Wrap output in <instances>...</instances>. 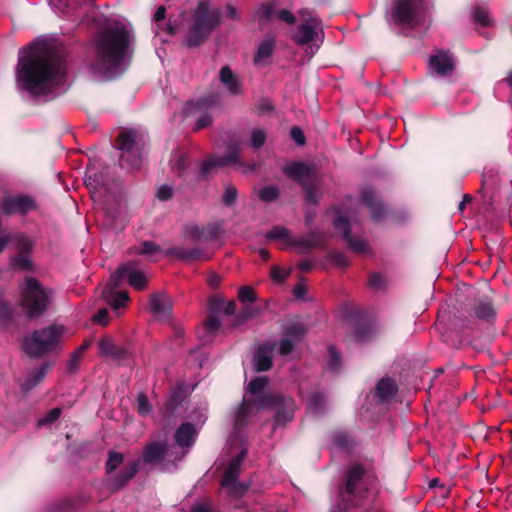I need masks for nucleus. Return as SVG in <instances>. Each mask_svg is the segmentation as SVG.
Here are the masks:
<instances>
[{"label":"nucleus","instance_id":"603ef678","mask_svg":"<svg viewBox=\"0 0 512 512\" xmlns=\"http://www.w3.org/2000/svg\"><path fill=\"white\" fill-rule=\"evenodd\" d=\"M289 273L290 270H285L279 266H274L271 269V277L277 283L283 282L288 277Z\"/></svg>","mask_w":512,"mask_h":512},{"label":"nucleus","instance_id":"864d4df0","mask_svg":"<svg viewBox=\"0 0 512 512\" xmlns=\"http://www.w3.org/2000/svg\"><path fill=\"white\" fill-rule=\"evenodd\" d=\"M331 261L340 267H345L349 265V260L347 256L342 252H333L330 254Z\"/></svg>","mask_w":512,"mask_h":512},{"label":"nucleus","instance_id":"aec40b11","mask_svg":"<svg viewBox=\"0 0 512 512\" xmlns=\"http://www.w3.org/2000/svg\"><path fill=\"white\" fill-rule=\"evenodd\" d=\"M220 232V227L216 224H209L205 227H199L195 224H190L185 227V237L191 242L205 243L217 237Z\"/></svg>","mask_w":512,"mask_h":512},{"label":"nucleus","instance_id":"f3484780","mask_svg":"<svg viewBox=\"0 0 512 512\" xmlns=\"http://www.w3.org/2000/svg\"><path fill=\"white\" fill-rule=\"evenodd\" d=\"M35 208L34 199L27 195L6 196L0 203V212L4 215L26 214Z\"/></svg>","mask_w":512,"mask_h":512},{"label":"nucleus","instance_id":"4be33fe9","mask_svg":"<svg viewBox=\"0 0 512 512\" xmlns=\"http://www.w3.org/2000/svg\"><path fill=\"white\" fill-rule=\"evenodd\" d=\"M455 66L453 56L449 52L438 51L429 58V70L433 74L446 76Z\"/></svg>","mask_w":512,"mask_h":512},{"label":"nucleus","instance_id":"6ab92c4d","mask_svg":"<svg viewBox=\"0 0 512 512\" xmlns=\"http://www.w3.org/2000/svg\"><path fill=\"white\" fill-rule=\"evenodd\" d=\"M255 17L261 25L272 21L274 18L287 24H294L295 22V16L290 11L285 9L276 10V5L272 2L260 6L255 13Z\"/></svg>","mask_w":512,"mask_h":512},{"label":"nucleus","instance_id":"f704fd0d","mask_svg":"<svg viewBox=\"0 0 512 512\" xmlns=\"http://www.w3.org/2000/svg\"><path fill=\"white\" fill-rule=\"evenodd\" d=\"M49 369L48 364L41 365L38 369L31 372L21 384L23 391L28 392L37 386L46 376Z\"/></svg>","mask_w":512,"mask_h":512},{"label":"nucleus","instance_id":"4468645a","mask_svg":"<svg viewBox=\"0 0 512 512\" xmlns=\"http://www.w3.org/2000/svg\"><path fill=\"white\" fill-rule=\"evenodd\" d=\"M85 183L90 190L93 201L103 205L107 212H109L108 202L110 200L113 199L117 202V205H120L121 198L111 194L108 188L98 181L96 173L90 169L86 173Z\"/></svg>","mask_w":512,"mask_h":512},{"label":"nucleus","instance_id":"f03ea898","mask_svg":"<svg viewBox=\"0 0 512 512\" xmlns=\"http://www.w3.org/2000/svg\"><path fill=\"white\" fill-rule=\"evenodd\" d=\"M129 44V28L120 22L105 20L94 38L92 72L105 80L122 74L130 58Z\"/></svg>","mask_w":512,"mask_h":512},{"label":"nucleus","instance_id":"f257e3e1","mask_svg":"<svg viewBox=\"0 0 512 512\" xmlns=\"http://www.w3.org/2000/svg\"><path fill=\"white\" fill-rule=\"evenodd\" d=\"M15 74L17 88L34 96L53 98L67 88L64 56L43 41L19 51Z\"/></svg>","mask_w":512,"mask_h":512},{"label":"nucleus","instance_id":"20e7f679","mask_svg":"<svg viewBox=\"0 0 512 512\" xmlns=\"http://www.w3.org/2000/svg\"><path fill=\"white\" fill-rule=\"evenodd\" d=\"M268 379L266 377H256L247 385L249 398L245 401H252L257 409H272L275 416H287L295 412V402L291 397L267 392L266 387Z\"/></svg>","mask_w":512,"mask_h":512},{"label":"nucleus","instance_id":"a18cd8bd","mask_svg":"<svg viewBox=\"0 0 512 512\" xmlns=\"http://www.w3.org/2000/svg\"><path fill=\"white\" fill-rule=\"evenodd\" d=\"M12 266L23 270H28L32 267V262L29 256L23 253L12 260Z\"/></svg>","mask_w":512,"mask_h":512},{"label":"nucleus","instance_id":"58836bf2","mask_svg":"<svg viewBox=\"0 0 512 512\" xmlns=\"http://www.w3.org/2000/svg\"><path fill=\"white\" fill-rule=\"evenodd\" d=\"M138 466H139V462L138 461H134V462L130 463L125 468V471L119 477H117L115 479L113 485L116 488H119V487L123 486L129 479H131L135 475V473L138 470Z\"/></svg>","mask_w":512,"mask_h":512},{"label":"nucleus","instance_id":"774afa93","mask_svg":"<svg viewBox=\"0 0 512 512\" xmlns=\"http://www.w3.org/2000/svg\"><path fill=\"white\" fill-rule=\"evenodd\" d=\"M221 304L223 307H221L220 309H222L224 311V313H226L228 315L234 313V311H235V303L234 302H223Z\"/></svg>","mask_w":512,"mask_h":512},{"label":"nucleus","instance_id":"c03bdc74","mask_svg":"<svg viewBox=\"0 0 512 512\" xmlns=\"http://www.w3.org/2000/svg\"><path fill=\"white\" fill-rule=\"evenodd\" d=\"M325 406V398L322 394H313L308 400V407L313 412H320Z\"/></svg>","mask_w":512,"mask_h":512},{"label":"nucleus","instance_id":"052dcab7","mask_svg":"<svg viewBox=\"0 0 512 512\" xmlns=\"http://www.w3.org/2000/svg\"><path fill=\"white\" fill-rule=\"evenodd\" d=\"M80 359H81V355L79 354V352H74L71 355V358L67 365V369L69 372H74L77 369Z\"/></svg>","mask_w":512,"mask_h":512},{"label":"nucleus","instance_id":"680f3d73","mask_svg":"<svg viewBox=\"0 0 512 512\" xmlns=\"http://www.w3.org/2000/svg\"><path fill=\"white\" fill-rule=\"evenodd\" d=\"M221 326V322L217 317H210L206 322V329L208 332L213 333L217 331Z\"/></svg>","mask_w":512,"mask_h":512},{"label":"nucleus","instance_id":"0e129e2a","mask_svg":"<svg viewBox=\"0 0 512 512\" xmlns=\"http://www.w3.org/2000/svg\"><path fill=\"white\" fill-rule=\"evenodd\" d=\"M272 108V104L268 99H261L257 104V109L260 114L270 112Z\"/></svg>","mask_w":512,"mask_h":512},{"label":"nucleus","instance_id":"49530a36","mask_svg":"<svg viewBox=\"0 0 512 512\" xmlns=\"http://www.w3.org/2000/svg\"><path fill=\"white\" fill-rule=\"evenodd\" d=\"M137 410L141 415L148 414L152 411V406L149 403L147 396L143 393H140L137 397Z\"/></svg>","mask_w":512,"mask_h":512},{"label":"nucleus","instance_id":"2eb2a0df","mask_svg":"<svg viewBox=\"0 0 512 512\" xmlns=\"http://www.w3.org/2000/svg\"><path fill=\"white\" fill-rule=\"evenodd\" d=\"M81 2L82 0H49V4L57 14L71 19L72 22L86 20L83 9L94 12V8L91 6L82 8Z\"/></svg>","mask_w":512,"mask_h":512},{"label":"nucleus","instance_id":"0eeeda50","mask_svg":"<svg viewBox=\"0 0 512 512\" xmlns=\"http://www.w3.org/2000/svg\"><path fill=\"white\" fill-rule=\"evenodd\" d=\"M221 11L218 8H210L207 2H200L192 16L190 33L186 39L189 47H195L214 30L219 24Z\"/></svg>","mask_w":512,"mask_h":512},{"label":"nucleus","instance_id":"f8f14e48","mask_svg":"<svg viewBox=\"0 0 512 512\" xmlns=\"http://www.w3.org/2000/svg\"><path fill=\"white\" fill-rule=\"evenodd\" d=\"M23 306L30 316L40 315L47 309L50 293L32 277L25 279L22 286Z\"/></svg>","mask_w":512,"mask_h":512},{"label":"nucleus","instance_id":"8fccbe9b","mask_svg":"<svg viewBox=\"0 0 512 512\" xmlns=\"http://www.w3.org/2000/svg\"><path fill=\"white\" fill-rule=\"evenodd\" d=\"M474 20L482 26H488L491 23L488 11L482 8H477L474 11Z\"/></svg>","mask_w":512,"mask_h":512},{"label":"nucleus","instance_id":"6e6d98bb","mask_svg":"<svg viewBox=\"0 0 512 512\" xmlns=\"http://www.w3.org/2000/svg\"><path fill=\"white\" fill-rule=\"evenodd\" d=\"M290 136L298 145L305 144L304 133L299 127H292L290 131Z\"/></svg>","mask_w":512,"mask_h":512},{"label":"nucleus","instance_id":"7ed1b4c3","mask_svg":"<svg viewBox=\"0 0 512 512\" xmlns=\"http://www.w3.org/2000/svg\"><path fill=\"white\" fill-rule=\"evenodd\" d=\"M245 425L244 418H238L233 431L228 437L227 454L231 457V460L225 470L221 487L226 490L227 496L230 499H238L248 489L247 485L238 481L240 465L247 454L244 434Z\"/></svg>","mask_w":512,"mask_h":512},{"label":"nucleus","instance_id":"b1692460","mask_svg":"<svg viewBox=\"0 0 512 512\" xmlns=\"http://www.w3.org/2000/svg\"><path fill=\"white\" fill-rule=\"evenodd\" d=\"M398 391L397 384L389 377L380 379L372 392L374 399L380 404L390 403Z\"/></svg>","mask_w":512,"mask_h":512},{"label":"nucleus","instance_id":"9d476101","mask_svg":"<svg viewBox=\"0 0 512 512\" xmlns=\"http://www.w3.org/2000/svg\"><path fill=\"white\" fill-rule=\"evenodd\" d=\"M144 134L135 130L123 131L118 135L116 146L121 151L120 165L125 168H138L142 162Z\"/></svg>","mask_w":512,"mask_h":512},{"label":"nucleus","instance_id":"1a4fd4ad","mask_svg":"<svg viewBox=\"0 0 512 512\" xmlns=\"http://www.w3.org/2000/svg\"><path fill=\"white\" fill-rule=\"evenodd\" d=\"M373 481V477L365 474L361 465L352 466L347 473L345 487L340 490V497L343 502L342 509L346 510L360 505L364 494L369 493L366 485L368 483L372 485Z\"/></svg>","mask_w":512,"mask_h":512},{"label":"nucleus","instance_id":"c85d7f7f","mask_svg":"<svg viewBox=\"0 0 512 512\" xmlns=\"http://www.w3.org/2000/svg\"><path fill=\"white\" fill-rule=\"evenodd\" d=\"M167 254L186 262L209 259V255L200 248L186 249L184 247L175 246L170 248Z\"/></svg>","mask_w":512,"mask_h":512},{"label":"nucleus","instance_id":"473e14b6","mask_svg":"<svg viewBox=\"0 0 512 512\" xmlns=\"http://www.w3.org/2000/svg\"><path fill=\"white\" fill-rule=\"evenodd\" d=\"M14 244L22 251H27L32 247L31 241L22 234H6L0 235V252H2L8 244Z\"/></svg>","mask_w":512,"mask_h":512},{"label":"nucleus","instance_id":"4d7b16f0","mask_svg":"<svg viewBox=\"0 0 512 512\" xmlns=\"http://www.w3.org/2000/svg\"><path fill=\"white\" fill-rule=\"evenodd\" d=\"M172 193V187H170L169 185H163L159 187V189L157 190V198L162 201H166L169 198H171Z\"/></svg>","mask_w":512,"mask_h":512},{"label":"nucleus","instance_id":"13d9d810","mask_svg":"<svg viewBox=\"0 0 512 512\" xmlns=\"http://www.w3.org/2000/svg\"><path fill=\"white\" fill-rule=\"evenodd\" d=\"M383 284H384V279L380 274L375 273L370 276L369 285L371 287H373L374 289L382 288Z\"/></svg>","mask_w":512,"mask_h":512},{"label":"nucleus","instance_id":"39448f33","mask_svg":"<svg viewBox=\"0 0 512 512\" xmlns=\"http://www.w3.org/2000/svg\"><path fill=\"white\" fill-rule=\"evenodd\" d=\"M428 13L427 0H396L386 13L389 23L413 28L423 23Z\"/></svg>","mask_w":512,"mask_h":512},{"label":"nucleus","instance_id":"5701e85b","mask_svg":"<svg viewBox=\"0 0 512 512\" xmlns=\"http://www.w3.org/2000/svg\"><path fill=\"white\" fill-rule=\"evenodd\" d=\"M305 335L304 327L299 323L289 325L284 333V337L279 344V353L288 355L294 348L295 344L300 342Z\"/></svg>","mask_w":512,"mask_h":512},{"label":"nucleus","instance_id":"cd10ccee","mask_svg":"<svg viewBox=\"0 0 512 512\" xmlns=\"http://www.w3.org/2000/svg\"><path fill=\"white\" fill-rule=\"evenodd\" d=\"M197 435L198 430L196 427L193 424L186 422L176 430L175 440L177 445L182 449L190 448L194 444Z\"/></svg>","mask_w":512,"mask_h":512},{"label":"nucleus","instance_id":"412c9836","mask_svg":"<svg viewBox=\"0 0 512 512\" xmlns=\"http://www.w3.org/2000/svg\"><path fill=\"white\" fill-rule=\"evenodd\" d=\"M119 285L120 284L114 283L113 277L111 276L101 292L102 297L114 310L125 307L129 301L127 292L117 290Z\"/></svg>","mask_w":512,"mask_h":512},{"label":"nucleus","instance_id":"2f4dec72","mask_svg":"<svg viewBox=\"0 0 512 512\" xmlns=\"http://www.w3.org/2000/svg\"><path fill=\"white\" fill-rule=\"evenodd\" d=\"M239 153L238 150L233 149L229 154L225 156H213L206 160L202 165V174L208 173L213 167H221L238 161Z\"/></svg>","mask_w":512,"mask_h":512},{"label":"nucleus","instance_id":"a211bd4d","mask_svg":"<svg viewBox=\"0 0 512 512\" xmlns=\"http://www.w3.org/2000/svg\"><path fill=\"white\" fill-rule=\"evenodd\" d=\"M335 228L343 234L344 239L348 243L350 249L359 254L369 252V245L363 238H355L350 234V221L343 216H339L334 220Z\"/></svg>","mask_w":512,"mask_h":512},{"label":"nucleus","instance_id":"bf43d9fd","mask_svg":"<svg viewBox=\"0 0 512 512\" xmlns=\"http://www.w3.org/2000/svg\"><path fill=\"white\" fill-rule=\"evenodd\" d=\"M211 123V117L207 114V113H202L197 121H196V125H195V129L196 130H199V129H202V128H205L207 127L209 124Z\"/></svg>","mask_w":512,"mask_h":512},{"label":"nucleus","instance_id":"e2e57ef3","mask_svg":"<svg viewBox=\"0 0 512 512\" xmlns=\"http://www.w3.org/2000/svg\"><path fill=\"white\" fill-rule=\"evenodd\" d=\"M108 311L107 309H100L98 313L93 317V321L100 324L106 325L108 323Z\"/></svg>","mask_w":512,"mask_h":512},{"label":"nucleus","instance_id":"a878e982","mask_svg":"<svg viewBox=\"0 0 512 512\" xmlns=\"http://www.w3.org/2000/svg\"><path fill=\"white\" fill-rule=\"evenodd\" d=\"M173 447H168L165 442H155L146 447L144 452V461L147 463H157L167 460L171 457Z\"/></svg>","mask_w":512,"mask_h":512},{"label":"nucleus","instance_id":"393cba45","mask_svg":"<svg viewBox=\"0 0 512 512\" xmlns=\"http://www.w3.org/2000/svg\"><path fill=\"white\" fill-rule=\"evenodd\" d=\"M172 303L170 298L164 293H156L150 297L149 309L158 319H168L171 313Z\"/></svg>","mask_w":512,"mask_h":512},{"label":"nucleus","instance_id":"dca6fc26","mask_svg":"<svg viewBox=\"0 0 512 512\" xmlns=\"http://www.w3.org/2000/svg\"><path fill=\"white\" fill-rule=\"evenodd\" d=\"M111 276L116 284H121L122 280L127 278L129 284L137 290L144 289L147 284V277L136 268V264L133 262L121 265Z\"/></svg>","mask_w":512,"mask_h":512},{"label":"nucleus","instance_id":"bb28decb","mask_svg":"<svg viewBox=\"0 0 512 512\" xmlns=\"http://www.w3.org/2000/svg\"><path fill=\"white\" fill-rule=\"evenodd\" d=\"M274 348L275 344L268 342L257 349L253 358V365L257 371H266L271 367Z\"/></svg>","mask_w":512,"mask_h":512},{"label":"nucleus","instance_id":"9b49d317","mask_svg":"<svg viewBox=\"0 0 512 512\" xmlns=\"http://www.w3.org/2000/svg\"><path fill=\"white\" fill-rule=\"evenodd\" d=\"M283 171L289 178L299 182L302 185L306 192L307 201L311 203L317 202L319 197V178L314 168L302 162H292L287 164Z\"/></svg>","mask_w":512,"mask_h":512},{"label":"nucleus","instance_id":"338daca9","mask_svg":"<svg viewBox=\"0 0 512 512\" xmlns=\"http://www.w3.org/2000/svg\"><path fill=\"white\" fill-rule=\"evenodd\" d=\"M306 291L307 290H306L305 285L302 283H299L297 286L294 287L293 295L295 296V298L302 300V299H304Z\"/></svg>","mask_w":512,"mask_h":512},{"label":"nucleus","instance_id":"de8ad7c7","mask_svg":"<svg viewBox=\"0 0 512 512\" xmlns=\"http://www.w3.org/2000/svg\"><path fill=\"white\" fill-rule=\"evenodd\" d=\"M265 140H266V133L264 130H262L260 128L253 129L252 134H251L252 147H254V148L261 147L265 143Z\"/></svg>","mask_w":512,"mask_h":512},{"label":"nucleus","instance_id":"7c9ffc66","mask_svg":"<svg viewBox=\"0 0 512 512\" xmlns=\"http://www.w3.org/2000/svg\"><path fill=\"white\" fill-rule=\"evenodd\" d=\"M362 201L369 208L371 217L374 220H379L384 214V207L378 200L375 192L371 189H366L362 193Z\"/></svg>","mask_w":512,"mask_h":512},{"label":"nucleus","instance_id":"37998d69","mask_svg":"<svg viewBox=\"0 0 512 512\" xmlns=\"http://www.w3.org/2000/svg\"><path fill=\"white\" fill-rule=\"evenodd\" d=\"M278 195L279 189L274 185L263 187L259 191V197L264 202H272L278 197Z\"/></svg>","mask_w":512,"mask_h":512},{"label":"nucleus","instance_id":"6e6552de","mask_svg":"<svg viewBox=\"0 0 512 512\" xmlns=\"http://www.w3.org/2000/svg\"><path fill=\"white\" fill-rule=\"evenodd\" d=\"M299 16L303 23L298 26L293 39L298 45L306 46V53L311 57L323 43V25L321 20L308 9L299 11Z\"/></svg>","mask_w":512,"mask_h":512},{"label":"nucleus","instance_id":"4c0bfd02","mask_svg":"<svg viewBox=\"0 0 512 512\" xmlns=\"http://www.w3.org/2000/svg\"><path fill=\"white\" fill-rule=\"evenodd\" d=\"M133 251L136 254L146 256L149 261H157L159 255L161 254L160 247L150 241L143 242L138 247H133Z\"/></svg>","mask_w":512,"mask_h":512},{"label":"nucleus","instance_id":"c9c22d12","mask_svg":"<svg viewBox=\"0 0 512 512\" xmlns=\"http://www.w3.org/2000/svg\"><path fill=\"white\" fill-rule=\"evenodd\" d=\"M220 81L226 86L227 90L234 95L241 91V83L227 66L220 70Z\"/></svg>","mask_w":512,"mask_h":512},{"label":"nucleus","instance_id":"09e8293b","mask_svg":"<svg viewBox=\"0 0 512 512\" xmlns=\"http://www.w3.org/2000/svg\"><path fill=\"white\" fill-rule=\"evenodd\" d=\"M206 103L205 101L201 100V101H198L196 103L194 102H187L185 104V107L183 109V112L186 116H192L198 112H201L204 107H205Z\"/></svg>","mask_w":512,"mask_h":512},{"label":"nucleus","instance_id":"e433bc0d","mask_svg":"<svg viewBox=\"0 0 512 512\" xmlns=\"http://www.w3.org/2000/svg\"><path fill=\"white\" fill-rule=\"evenodd\" d=\"M274 48V40L272 38H267L263 40L257 49V52L254 56V63L256 65H263L272 55Z\"/></svg>","mask_w":512,"mask_h":512},{"label":"nucleus","instance_id":"79ce46f5","mask_svg":"<svg viewBox=\"0 0 512 512\" xmlns=\"http://www.w3.org/2000/svg\"><path fill=\"white\" fill-rule=\"evenodd\" d=\"M340 363L341 359L338 351L335 349V347L330 346L328 348L327 368L332 372H336L340 367Z\"/></svg>","mask_w":512,"mask_h":512},{"label":"nucleus","instance_id":"5fc2aeb1","mask_svg":"<svg viewBox=\"0 0 512 512\" xmlns=\"http://www.w3.org/2000/svg\"><path fill=\"white\" fill-rule=\"evenodd\" d=\"M237 197V191L236 188L233 186H228L225 190L224 196H223V202L227 205H231Z\"/></svg>","mask_w":512,"mask_h":512},{"label":"nucleus","instance_id":"ea45409f","mask_svg":"<svg viewBox=\"0 0 512 512\" xmlns=\"http://www.w3.org/2000/svg\"><path fill=\"white\" fill-rule=\"evenodd\" d=\"M475 315L481 320L489 321L494 317V310L489 302H479L475 308Z\"/></svg>","mask_w":512,"mask_h":512},{"label":"nucleus","instance_id":"ddd939ff","mask_svg":"<svg viewBox=\"0 0 512 512\" xmlns=\"http://www.w3.org/2000/svg\"><path fill=\"white\" fill-rule=\"evenodd\" d=\"M266 237L269 240H279L284 247H297L300 253H305L310 249L317 247L321 244V237L316 233L296 239L293 238L287 228L284 226H275L267 232Z\"/></svg>","mask_w":512,"mask_h":512},{"label":"nucleus","instance_id":"69168bd1","mask_svg":"<svg viewBox=\"0 0 512 512\" xmlns=\"http://www.w3.org/2000/svg\"><path fill=\"white\" fill-rule=\"evenodd\" d=\"M191 512H212L211 505L208 502H198L192 507Z\"/></svg>","mask_w":512,"mask_h":512},{"label":"nucleus","instance_id":"423d86ee","mask_svg":"<svg viewBox=\"0 0 512 512\" xmlns=\"http://www.w3.org/2000/svg\"><path fill=\"white\" fill-rule=\"evenodd\" d=\"M64 335L62 325H50L49 327L35 330L23 341L24 351L33 357L53 353L60 349Z\"/></svg>","mask_w":512,"mask_h":512},{"label":"nucleus","instance_id":"3c124183","mask_svg":"<svg viewBox=\"0 0 512 512\" xmlns=\"http://www.w3.org/2000/svg\"><path fill=\"white\" fill-rule=\"evenodd\" d=\"M239 299L243 303H252L255 300V293L249 286H244L239 290Z\"/></svg>","mask_w":512,"mask_h":512},{"label":"nucleus","instance_id":"c756f323","mask_svg":"<svg viewBox=\"0 0 512 512\" xmlns=\"http://www.w3.org/2000/svg\"><path fill=\"white\" fill-rule=\"evenodd\" d=\"M190 392L191 389L184 384H180L171 388L165 402L166 409L170 412L175 410L180 404L184 402Z\"/></svg>","mask_w":512,"mask_h":512},{"label":"nucleus","instance_id":"a19ab883","mask_svg":"<svg viewBox=\"0 0 512 512\" xmlns=\"http://www.w3.org/2000/svg\"><path fill=\"white\" fill-rule=\"evenodd\" d=\"M124 460V456L122 453L119 452H111L109 454L107 463H106V471L108 474H111L116 470L117 467H119Z\"/></svg>","mask_w":512,"mask_h":512},{"label":"nucleus","instance_id":"72a5a7b5","mask_svg":"<svg viewBox=\"0 0 512 512\" xmlns=\"http://www.w3.org/2000/svg\"><path fill=\"white\" fill-rule=\"evenodd\" d=\"M100 353L115 359H123L126 355V350L114 344L113 340L109 337L103 338L98 343Z\"/></svg>","mask_w":512,"mask_h":512}]
</instances>
